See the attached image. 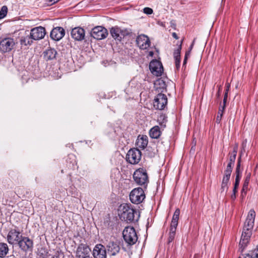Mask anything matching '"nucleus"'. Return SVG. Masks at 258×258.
<instances>
[{"instance_id": "nucleus-55", "label": "nucleus", "mask_w": 258, "mask_h": 258, "mask_svg": "<svg viewBox=\"0 0 258 258\" xmlns=\"http://www.w3.org/2000/svg\"><path fill=\"white\" fill-rule=\"evenodd\" d=\"M232 167H229V166H227L226 170H232Z\"/></svg>"}, {"instance_id": "nucleus-46", "label": "nucleus", "mask_w": 258, "mask_h": 258, "mask_svg": "<svg viewBox=\"0 0 258 258\" xmlns=\"http://www.w3.org/2000/svg\"><path fill=\"white\" fill-rule=\"evenodd\" d=\"M187 59H188V57L184 56V60H183V67H185Z\"/></svg>"}, {"instance_id": "nucleus-11", "label": "nucleus", "mask_w": 258, "mask_h": 258, "mask_svg": "<svg viewBox=\"0 0 258 258\" xmlns=\"http://www.w3.org/2000/svg\"><path fill=\"white\" fill-rule=\"evenodd\" d=\"M108 31L106 28L98 26L93 28L91 32V35L97 40H101L107 37Z\"/></svg>"}, {"instance_id": "nucleus-40", "label": "nucleus", "mask_w": 258, "mask_h": 258, "mask_svg": "<svg viewBox=\"0 0 258 258\" xmlns=\"http://www.w3.org/2000/svg\"><path fill=\"white\" fill-rule=\"evenodd\" d=\"M231 172H232V170H228L226 169L224 172V176L230 178V176H231Z\"/></svg>"}, {"instance_id": "nucleus-19", "label": "nucleus", "mask_w": 258, "mask_h": 258, "mask_svg": "<svg viewBox=\"0 0 258 258\" xmlns=\"http://www.w3.org/2000/svg\"><path fill=\"white\" fill-rule=\"evenodd\" d=\"M107 253L105 247L101 244L96 245L93 251L95 258H106Z\"/></svg>"}, {"instance_id": "nucleus-51", "label": "nucleus", "mask_w": 258, "mask_h": 258, "mask_svg": "<svg viewBox=\"0 0 258 258\" xmlns=\"http://www.w3.org/2000/svg\"><path fill=\"white\" fill-rule=\"evenodd\" d=\"M190 50H188V51H186L185 56L188 57V56L190 55Z\"/></svg>"}, {"instance_id": "nucleus-38", "label": "nucleus", "mask_w": 258, "mask_h": 258, "mask_svg": "<svg viewBox=\"0 0 258 258\" xmlns=\"http://www.w3.org/2000/svg\"><path fill=\"white\" fill-rule=\"evenodd\" d=\"M143 12L144 13L147 15H150L153 13V10L151 8L148 7L145 8L143 9Z\"/></svg>"}, {"instance_id": "nucleus-15", "label": "nucleus", "mask_w": 258, "mask_h": 258, "mask_svg": "<svg viewBox=\"0 0 258 258\" xmlns=\"http://www.w3.org/2000/svg\"><path fill=\"white\" fill-rule=\"evenodd\" d=\"M15 42L13 39L6 38L0 41V50L3 52H9L13 48Z\"/></svg>"}, {"instance_id": "nucleus-57", "label": "nucleus", "mask_w": 258, "mask_h": 258, "mask_svg": "<svg viewBox=\"0 0 258 258\" xmlns=\"http://www.w3.org/2000/svg\"><path fill=\"white\" fill-rule=\"evenodd\" d=\"M83 258H93L92 256H88V257H85Z\"/></svg>"}, {"instance_id": "nucleus-58", "label": "nucleus", "mask_w": 258, "mask_h": 258, "mask_svg": "<svg viewBox=\"0 0 258 258\" xmlns=\"http://www.w3.org/2000/svg\"><path fill=\"white\" fill-rule=\"evenodd\" d=\"M63 170H61V173H63Z\"/></svg>"}, {"instance_id": "nucleus-37", "label": "nucleus", "mask_w": 258, "mask_h": 258, "mask_svg": "<svg viewBox=\"0 0 258 258\" xmlns=\"http://www.w3.org/2000/svg\"><path fill=\"white\" fill-rule=\"evenodd\" d=\"M250 179V175H247L245 179L243 185V189H244V188H247L248 187V184L249 181Z\"/></svg>"}, {"instance_id": "nucleus-26", "label": "nucleus", "mask_w": 258, "mask_h": 258, "mask_svg": "<svg viewBox=\"0 0 258 258\" xmlns=\"http://www.w3.org/2000/svg\"><path fill=\"white\" fill-rule=\"evenodd\" d=\"M9 247L7 243L0 242V257L4 258L8 254Z\"/></svg>"}, {"instance_id": "nucleus-21", "label": "nucleus", "mask_w": 258, "mask_h": 258, "mask_svg": "<svg viewBox=\"0 0 258 258\" xmlns=\"http://www.w3.org/2000/svg\"><path fill=\"white\" fill-rule=\"evenodd\" d=\"M107 253L110 256L116 255L120 251V246L116 242H109L106 246Z\"/></svg>"}, {"instance_id": "nucleus-47", "label": "nucleus", "mask_w": 258, "mask_h": 258, "mask_svg": "<svg viewBox=\"0 0 258 258\" xmlns=\"http://www.w3.org/2000/svg\"><path fill=\"white\" fill-rule=\"evenodd\" d=\"M195 39H194L192 43L191 44L190 46H189V48H188V50H190V51H191V50H192V48H193V46L194 45V43H195Z\"/></svg>"}, {"instance_id": "nucleus-53", "label": "nucleus", "mask_w": 258, "mask_h": 258, "mask_svg": "<svg viewBox=\"0 0 258 258\" xmlns=\"http://www.w3.org/2000/svg\"><path fill=\"white\" fill-rule=\"evenodd\" d=\"M234 163H231V162H229L227 166L232 168V166L234 165Z\"/></svg>"}, {"instance_id": "nucleus-52", "label": "nucleus", "mask_w": 258, "mask_h": 258, "mask_svg": "<svg viewBox=\"0 0 258 258\" xmlns=\"http://www.w3.org/2000/svg\"><path fill=\"white\" fill-rule=\"evenodd\" d=\"M234 163H231V162H229L227 166L232 168V166L234 165Z\"/></svg>"}, {"instance_id": "nucleus-44", "label": "nucleus", "mask_w": 258, "mask_h": 258, "mask_svg": "<svg viewBox=\"0 0 258 258\" xmlns=\"http://www.w3.org/2000/svg\"><path fill=\"white\" fill-rule=\"evenodd\" d=\"M221 90H222V87L221 86H218V92L217 93V97L218 98H219L220 95H221Z\"/></svg>"}, {"instance_id": "nucleus-43", "label": "nucleus", "mask_w": 258, "mask_h": 258, "mask_svg": "<svg viewBox=\"0 0 258 258\" xmlns=\"http://www.w3.org/2000/svg\"><path fill=\"white\" fill-rule=\"evenodd\" d=\"M235 159H236L235 155H231L230 156V158H229V162H231V163H234Z\"/></svg>"}, {"instance_id": "nucleus-4", "label": "nucleus", "mask_w": 258, "mask_h": 258, "mask_svg": "<svg viewBox=\"0 0 258 258\" xmlns=\"http://www.w3.org/2000/svg\"><path fill=\"white\" fill-rule=\"evenodd\" d=\"M134 181L139 185H143L146 188L149 181L146 171L143 168L137 170L133 174Z\"/></svg>"}, {"instance_id": "nucleus-33", "label": "nucleus", "mask_w": 258, "mask_h": 258, "mask_svg": "<svg viewBox=\"0 0 258 258\" xmlns=\"http://www.w3.org/2000/svg\"><path fill=\"white\" fill-rule=\"evenodd\" d=\"M69 159L70 160H72L71 161H70V163L69 165V168H73L74 166V165L76 164V160H75V156L73 154H71L69 155Z\"/></svg>"}, {"instance_id": "nucleus-54", "label": "nucleus", "mask_w": 258, "mask_h": 258, "mask_svg": "<svg viewBox=\"0 0 258 258\" xmlns=\"http://www.w3.org/2000/svg\"><path fill=\"white\" fill-rule=\"evenodd\" d=\"M154 55V52L153 51L149 52V55L151 56H153Z\"/></svg>"}, {"instance_id": "nucleus-7", "label": "nucleus", "mask_w": 258, "mask_h": 258, "mask_svg": "<svg viewBox=\"0 0 258 258\" xmlns=\"http://www.w3.org/2000/svg\"><path fill=\"white\" fill-rule=\"evenodd\" d=\"M18 227L11 229L7 235V241L12 245H17L23 237Z\"/></svg>"}, {"instance_id": "nucleus-23", "label": "nucleus", "mask_w": 258, "mask_h": 258, "mask_svg": "<svg viewBox=\"0 0 258 258\" xmlns=\"http://www.w3.org/2000/svg\"><path fill=\"white\" fill-rule=\"evenodd\" d=\"M43 54L44 59L48 61L55 58L57 51L54 48H48L43 52Z\"/></svg>"}, {"instance_id": "nucleus-17", "label": "nucleus", "mask_w": 258, "mask_h": 258, "mask_svg": "<svg viewBox=\"0 0 258 258\" xmlns=\"http://www.w3.org/2000/svg\"><path fill=\"white\" fill-rule=\"evenodd\" d=\"M136 42L138 46L141 49H147L151 44L149 38L144 34L139 35L136 39Z\"/></svg>"}, {"instance_id": "nucleus-9", "label": "nucleus", "mask_w": 258, "mask_h": 258, "mask_svg": "<svg viewBox=\"0 0 258 258\" xmlns=\"http://www.w3.org/2000/svg\"><path fill=\"white\" fill-rule=\"evenodd\" d=\"M17 245L25 252H32L34 247L33 240L28 237L23 236Z\"/></svg>"}, {"instance_id": "nucleus-18", "label": "nucleus", "mask_w": 258, "mask_h": 258, "mask_svg": "<svg viewBox=\"0 0 258 258\" xmlns=\"http://www.w3.org/2000/svg\"><path fill=\"white\" fill-rule=\"evenodd\" d=\"M71 35L75 40L81 41L85 39V31L81 27H75L72 29Z\"/></svg>"}, {"instance_id": "nucleus-41", "label": "nucleus", "mask_w": 258, "mask_h": 258, "mask_svg": "<svg viewBox=\"0 0 258 258\" xmlns=\"http://www.w3.org/2000/svg\"><path fill=\"white\" fill-rule=\"evenodd\" d=\"M246 143H247V140L245 139L244 140L242 143V150H241V153L242 152H245V149L246 148Z\"/></svg>"}, {"instance_id": "nucleus-30", "label": "nucleus", "mask_w": 258, "mask_h": 258, "mask_svg": "<svg viewBox=\"0 0 258 258\" xmlns=\"http://www.w3.org/2000/svg\"><path fill=\"white\" fill-rule=\"evenodd\" d=\"M239 182L240 180L235 179V183L234 184V187L233 189V194L231 196V199L233 201L235 200V199L236 198V194L237 192V188L239 186Z\"/></svg>"}, {"instance_id": "nucleus-12", "label": "nucleus", "mask_w": 258, "mask_h": 258, "mask_svg": "<svg viewBox=\"0 0 258 258\" xmlns=\"http://www.w3.org/2000/svg\"><path fill=\"white\" fill-rule=\"evenodd\" d=\"M91 250L86 243L80 244L75 251L76 256L78 258H83L90 256Z\"/></svg>"}, {"instance_id": "nucleus-24", "label": "nucleus", "mask_w": 258, "mask_h": 258, "mask_svg": "<svg viewBox=\"0 0 258 258\" xmlns=\"http://www.w3.org/2000/svg\"><path fill=\"white\" fill-rule=\"evenodd\" d=\"M148 143V137L147 136H139L136 141V144L138 147L144 149Z\"/></svg>"}, {"instance_id": "nucleus-29", "label": "nucleus", "mask_w": 258, "mask_h": 258, "mask_svg": "<svg viewBox=\"0 0 258 258\" xmlns=\"http://www.w3.org/2000/svg\"><path fill=\"white\" fill-rule=\"evenodd\" d=\"M225 108V105L223 104V106H220L219 108V111L216 120V121L217 123H220L221 122Z\"/></svg>"}, {"instance_id": "nucleus-10", "label": "nucleus", "mask_w": 258, "mask_h": 258, "mask_svg": "<svg viewBox=\"0 0 258 258\" xmlns=\"http://www.w3.org/2000/svg\"><path fill=\"white\" fill-rule=\"evenodd\" d=\"M110 33L114 39L120 41L125 36L128 35L131 32L127 29H121L115 26L110 29Z\"/></svg>"}, {"instance_id": "nucleus-3", "label": "nucleus", "mask_w": 258, "mask_h": 258, "mask_svg": "<svg viewBox=\"0 0 258 258\" xmlns=\"http://www.w3.org/2000/svg\"><path fill=\"white\" fill-rule=\"evenodd\" d=\"M123 238L127 245L135 244L138 239L137 232L133 227L127 226L122 231Z\"/></svg>"}, {"instance_id": "nucleus-1", "label": "nucleus", "mask_w": 258, "mask_h": 258, "mask_svg": "<svg viewBox=\"0 0 258 258\" xmlns=\"http://www.w3.org/2000/svg\"><path fill=\"white\" fill-rule=\"evenodd\" d=\"M255 217V212L253 209L249 211L245 222L244 224L243 231L239 242V246L244 248L248 242V240L252 234V230L254 225Z\"/></svg>"}, {"instance_id": "nucleus-28", "label": "nucleus", "mask_w": 258, "mask_h": 258, "mask_svg": "<svg viewBox=\"0 0 258 258\" xmlns=\"http://www.w3.org/2000/svg\"><path fill=\"white\" fill-rule=\"evenodd\" d=\"M167 121V117L165 115L162 114L158 118V122L163 129L166 127V123Z\"/></svg>"}, {"instance_id": "nucleus-45", "label": "nucleus", "mask_w": 258, "mask_h": 258, "mask_svg": "<svg viewBox=\"0 0 258 258\" xmlns=\"http://www.w3.org/2000/svg\"><path fill=\"white\" fill-rule=\"evenodd\" d=\"M63 255V254L62 253H60V254H58V255H53L52 256H51V257L50 258H60L61 257H62V255Z\"/></svg>"}, {"instance_id": "nucleus-13", "label": "nucleus", "mask_w": 258, "mask_h": 258, "mask_svg": "<svg viewBox=\"0 0 258 258\" xmlns=\"http://www.w3.org/2000/svg\"><path fill=\"white\" fill-rule=\"evenodd\" d=\"M167 104V96L162 93H159L155 98L154 107L159 110H163Z\"/></svg>"}, {"instance_id": "nucleus-50", "label": "nucleus", "mask_w": 258, "mask_h": 258, "mask_svg": "<svg viewBox=\"0 0 258 258\" xmlns=\"http://www.w3.org/2000/svg\"><path fill=\"white\" fill-rule=\"evenodd\" d=\"M172 35L175 39H178V37L177 36V35L176 34V33H175V32L172 33Z\"/></svg>"}, {"instance_id": "nucleus-34", "label": "nucleus", "mask_w": 258, "mask_h": 258, "mask_svg": "<svg viewBox=\"0 0 258 258\" xmlns=\"http://www.w3.org/2000/svg\"><path fill=\"white\" fill-rule=\"evenodd\" d=\"M248 257L258 258V248L255 249L248 253Z\"/></svg>"}, {"instance_id": "nucleus-39", "label": "nucleus", "mask_w": 258, "mask_h": 258, "mask_svg": "<svg viewBox=\"0 0 258 258\" xmlns=\"http://www.w3.org/2000/svg\"><path fill=\"white\" fill-rule=\"evenodd\" d=\"M221 192L225 191L226 192L227 191L228 189V184L222 183L221 184Z\"/></svg>"}, {"instance_id": "nucleus-36", "label": "nucleus", "mask_w": 258, "mask_h": 258, "mask_svg": "<svg viewBox=\"0 0 258 258\" xmlns=\"http://www.w3.org/2000/svg\"><path fill=\"white\" fill-rule=\"evenodd\" d=\"M230 85L229 83L226 84V89L225 90V93H224V96L223 99V104L225 105V103L226 102L227 96H228V92L229 90Z\"/></svg>"}, {"instance_id": "nucleus-14", "label": "nucleus", "mask_w": 258, "mask_h": 258, "mask_svg": "<svg viewBox=\"0 0 258 258\" xmlns=\"http://www.w3.org/2000/svg\"><path fill=\"white\" fill-rule=\"evenodd\" d=\"M149 69L151 72L157 77L161 76L163 72V67L161 62L157 59L153 60L150 62Z\"/></svg>"}, {"instance_id": "nucleus-22", "label": "nucleus", "mask_w": 258, "mask_h": 258, "mask_svg": "<svg viewBox=\"0 0 258 258\" xmlns=\"http://www.w3.org/2000/svg\"><path fill=\"white\" fill-rule=\"evenodd\" d=\"M65 31L62 27H57L53 28L50 33V37L54 40L58 41L64 36Z\"/></svg>"}, {"instance_id": "nucleus-20", "label": "nucleus", "mask_w": 258, "mask_h": 258, "mask_svg": "<svg viewBox=\"0 0 258 258\" xmlns=\"http://www.w3.org/2000/svg\"><path fill=\"white\" fill-rule=\"evenodd\" d=\"M182 42L183 39L180 42H178L177 43V45H178L177 48L175 49L173 52V57L175 60V67L177 70L179 69L180 66V53Z\"/></svg>"}, {"instance_id": "nucleus-16", "label": "nucleus", "mask_w": 258, "mask_h": 258, "mask_svg": "<svg viewBox=\"0 0 258 258\" xmlns=\"http://www.w3.org/2000/svg\"><path fill=\"white\" fill-rule=\"evenodd\" d=\"M30 36L33 40H40L44 38L45 35V29L40 26L33 28L30 32Z\"/></svg>"}, {"instance_id": "nucleus-56", "label": "nucleus", "mask_w": 258, "mask_h": 258, "mask_svg": "<svg viewBox=\"0 0 258 258\" xmlns=\"http://www.w3.org/2000/svg\"><path fill=\"white\" fill-rule=\"evenodd\" d=\"M239 258H250V257H248V254L246 255L245 256L243 257H239Z\"/></svg>"}, {"instance_id": "nucleus-2", "label": "nucleus", "mask_w": 258, "mask_h": 258, "mask_svg": "<svg viewBox=\"0 0 258 258\" xmlns=\"http://www.w3.org/2000/svg\"><path fill=\"white\" fill-rule=\"evenodd\" d=\"M121 217L126 222H137L140 218V214L136 210L131 208L128 204H123L120 206Z\"/></svg>"}, {"instance_id": "nucleus-42", "label": "nucleus", "mask_w": 258, "mask_h": 258, "mask_svg": "<svg viewBox=\"0 0 258 258\" xmlns=\"http://www.w3.org/2000/svg\"><path fill=\"white\" fill-rule=\"evenodd\" d=\"M229 179H230L229 177H227L223 176L222 183H225V184H228V182L229 181Z\"/></svg>"}, {"instance_id": "nucleus-32", "label": "nucleus", "mask_w": 258, "mask_h": 258, "mask_svg": "<svg viewBox=\"0 0 258 258\" xmlns=\"http://www.w3.org/2000/svg\"><path fill=\"white\" fill-rule=\"evenodd\" d=\"M7 12V7L6 6H3L0 10V20L3 19L6 16Z\"/></svg>"}, {"instance_id": "nucleus-5", "label": "nucleus", "mask_w": 258, "mask_h": 258, "mask_svg": "<svg viewBox=\"0 0 258 258\" xmlns=\"http://www.w3.org/2000/svg\"><path fill=\"white\" fill-rule=\"evenodd\" d=\"M180 214V210L176 209L172 217V221L170 224L168 243H170L173 241L175 238L176 230L178 225L179 216Z\"/></svg>"}, {"instance_id": "nucleus-48", "label": "nucleus", "mask_w": 258, "mask_h": 258, "mask_svg": "<svg viewBox=\"0 0 258 258\" xmlns=\"http://www.w3.org/2000/svg\"><path fill=\"white\" fill-rule=\"evenodd\" d=\"M62 258H74V256L71 254L63 255Z\"/></svg>"}, {"instance_id": "nucleus-25", "label": "nucleus", "mask_w": 258, "mask_h": 258, "mask_svg": "<svg viewBox=\"0 0 258 258\" xmlns=\"http://www.w3.org/2000/svg\"><path fill=\"white\" fill-rule=\"evenodd\" d=\"M161 134V131L159 126L156 125L153 127L149 132V135L151 138L158 139Z\"/></svg>"}, {"instance_id": "nucleus-35", "label": "nucleus", "mask_w": 258, "mask_h": 258, "mask_svg": "<svg viewBox=\"0 0 258 258\" xmlns=\"http://www.w3.org/2000/svg\"><path fill=\"white\" fill-rule=\"evenodd\" d=\"M158 85L160 86L159 89H164L166 87V84L165 82L162 79H158L155 83V86H157Z\"/></svg>"}, {"instance_id": "nucleus-49", "label": "nucleus", "mask_w": 258, "mask_h": 258, "mask_svg": "<svg viewBox=\"0 0 258 258\" xmlns=\"http://www.w3.org/2000/svg\"><path fill=\"white\" fill-rule=\"evenodd\" d=\"M237 149V147L234 148V150H233V153H232V155H235V156H236Z\"/></svg>"}, {"instance_id": "nucleus-31", "label": "nucleus", "mask_w": 258, "mask_h": 258, "mask_svg": "<svg viewBox=\"0 0 258 258\" xmlns=\"http://www.w3.org/2000/svg\"><path fill=\"white\" fill-rule=\"evenodd\" d=\"M235 173H236L235 179L240 180L241 174V171L240 170V158H239L238 160V162H237L236 170H235Z\"/></svg>"}, {"instance_id": "nucleus-8", "label": "nucleus", "mask_w": 258, "mask_h": 258, "mask_svg": "<svg viewBox=\"0 0 258 258\" xmlns=\"http://www.w3.org/2000/svg\"><path fill=\"white\" fill-rule=\"evenodd\" d=\"M141 152L137 148L131 149L126 155L127 162L132 164H138L141 159Z\"/></svg>"}, {"instance_id": "nucleus-6", "label": "nucleus", "mask_w": 258, "mask_h": 258, "mask_svg": "<svg viewBox=\"0 0 258 258\" xmlns=\"http://www.w3.org/2000/svg\"><path fill=\"white\" fill-rule=\"evenodd\" d=\"M145 197L144 191L141 187L134 188L130 194V201L135 204H139L142 203Z\"/></svg>"}, {"instance_id": "nucleus-27", "label": "nucleus", "mask_w": 258, "mask_h": 258, "mask_svg": "<svg viewBox=\"0 0 258 258\" xmlns=\"http://www.w3.org/2000/svg\"><path fill=\"white\" fill-rule=\"evenodd\" d=\"M33 42L32 39L30 36V34H26L24 37H21L20 38V43L21 45H30Z\"/></svg>"}]
</instances>
